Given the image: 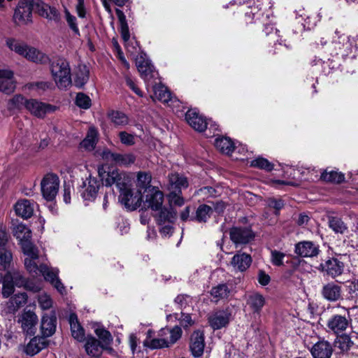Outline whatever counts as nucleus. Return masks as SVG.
<instances>
[{
	"instance_id": "1",
	"label": "nucleus",
	"mask_w": 358,
	"mask_h": 358,
	"mask_svg": "<svg viewBox=\"0 0 358 358\" xmlns=\"http://www.w3.org/2000/svg\"><path fill=\"white\" fill-rule=\"evenodd\" d=\"M98 174L102 185L107 187L116 185L120 191L119 200L127 208L134 210L140 206L142 201L140 192L133 194L129 186L130 178L127 173L102 165L98 167Z\"/></svg>"
},
{
	"instance_id": "2",
	"label": "nucleus",
	"mask_w": 358,
	"mask_h": 358,
	"mask_svg": "<svg viewBox=\"0 0 358 358\" xmlns=\"http://www.w3.org/2000/svg\"><path fill=\"white\" fill-rule=\"evenodd\" d=\"M24 254L27 256L24 259V266L29 273L32 275L42 274L45 280L49 281L59 293L63 294L65 292V287L58 278L57 268H50L43 264L38 265L36 261L39 258V254L37 247H36V251L33 250L32 253Z\"/></svg>"
},
{
	"instance_id": "3",
	"label": "nucleus",
	"mask_w": 358,
	"mask_h": 358,
	"mask_svg": "<svg viewBox=\"0 0 358 358\" xmlns=\"http://www.w3.org/2000/svg\"><path fill=\"white\" fill-rule=\"evenodd\" d=\"M358 49V35L350 36L336 29L329 46L330 55L345 59Z\"/></svg>"
},
{
	"instance_id": "4",
	"label": "nucleus",
	"mask_w": 358,
	"mask_h": 358,
	"mask_svg": "<svg viewBox=\"0 0 358 358\" xmlns=\"http://www.w3.org/2000/svg\"><path fill=\"white\" fill-rule=\"evenodd\" d=\"M182 329L178 326L173 328H162L158 333L157 338L151 341H144V345L150 349L169 348L181 338Z\"/></svg>"
},
{
	"instance_id": "5",
	"label": "nucleus",
	"mask_w": 358,
	"mask_h": 358,
	"mask_svg": "<svg viewBox=\"0 0 358 358\" xmlns=\"http://www.w3.org/2000/svg\"><path fill=\"white\" fill-rule=\"evenodd\" d=\"M52 76L59 89H66L72 84L71 68L64 58L54 60L50 65Z\"/></svg>"
},
{
	"instance_id": "6",
	"label": "nucleus",
	"mask_w": 358,
	"mask_h": 358,
	"mask_svg": "<svg viewBox=\"0 0 358 358\" xmlns=\"http://www.w3.org/2000/svg\"><path fill=\"white\" fill-rule=\"evenodd\" d=\"M34 6L35 0H20L14 11V22L17 25L32 22V10Z\"/></svg>"
},
{
	"instance_id": "7",
	"label": "nucleus",
	"mask_w": 358,
	"mask_h": 358,
	"mask_svg": "<svg viewBox=\"0 0 358 358\" xmlns=\"http://www.w3.org/2000/svg\"><path fill=\"white\" fill-rule=\"evenodd\" d=\"M59 178L55 173L46 174L41 182V193L48 201H53L59 191Z\"/></svg>"
},
{
	"instance_id": "8",
	"label": "nucleus",
	"mask_w": 358,
	"mask_h": 358,
	"mask_svg": "<svg viewBox=\"0 0 358 358\" xmlns=\"http://www.w3.org/2000/svg\"><path fill=\"white\" fill-rule=\"evenodd\" d=\"M14 236L19 241L23 253L33 252L36 251V246L31 241V231L23 224L16 225L13 230Z\"/></svg>"
},
{
	"instance_id": "9",
	"label": "nucleus",
	"mask_w": 358,
	"mask_h": 358,
	"mask_svg": "<svg viewBox=\"0 0 358 358\" xmlns=\"http://www.w3.org/2000/svg\"><path fill=\"white\" fill-rule=\"evenodd\" d=\"M2 295L4 298L9 297L14 292V287H22L25 280L19 272H8L1 279Z\"/></svg>"
},
{
	"instance_id": "10",
	"label": "nucleus",
	"mask_w": 358,
	"mask_h": 358,
	"mask_svg": "<svg viewBox=\"0 0 358 358\" xmlns=\"http://www.w3.org/2000/svg\"><path fill=\"white\" fill-rule=\"evenodd\" d=\"M136 64L141 78L149 86L151 80L157 76V73L154 71V66L151 64L150 61L146 58L145 55L143 53L137 56Z\"/></svg>"
},
{
	"instance_id": "11",
	"label": "nucleus",
	"mask_w": 358,
	"mask_h": 358,
	"mask_svg": "<svg viewBox=\"0 0 358 358\" xmlns=\"http://www.w3.org/2000/svg\"><path fill=\"white\" fill-rule=\"evenodd\" d=\"M26 109L35 117L43 118L47 113L55 111L56 107L35 99H30L27 103Z\"/></svg>"
},
{
	"instance_id": "12",
	"label": "nucleus",
	"mask_w": 358,
	"mask_h": 358,
	"mask_svg": "<svg viewBox=\"0 0 358 358\" xmlns=\"http://www.w3.org/2000/svg\"><path fill=\"white\" fill-rule=\"evenodd\" d=\"M103 159L118 166H129L135 162L136 157L131 153L120 154L105 150L102 152Z\"/></svg>"
},
{
	"instance_id": "13",
	"label": "nucleus",
	"mask_w": 358,
	"mask_h": 358,
	"mask_svg": "<svg viewBox=\"0 0 358 358\" xmlns=\"http://www.w3.org/2000/svg\"><path fill=\"white\" fill-rule=\"evenodd\" d=\"M17 322L21 324L24 333L30 336L36 333L38 317L33 311L24 310L19 316Z\"/></svg>"
},
{
	"instance_id": "14",
	"label": "nucleus",
	"mask_w": 358,
	"mask_h": 358,
	"mask_svg": "<svg viewBox=\"0 0 358 358\" xmlns=\"http://www.w3.org/2000/svg\"><path fill=\"white\" fill-rule=\"evenodd\" d=\"M230 238L236 245L247 244L251 241L255 234L249 227H235L230 229Z\"/></svg>"
},
{
	"instance_id": "15",
	"label": "nucleus",
	"mask_w": 358,
	"mask_h": 358,
	"mask_svg": "<svg viewBox=\"0 0 358 358\" xmlns=\"http://www.w3.org/2000/svg\"><path fill=\"white\" fill-rule=\"evenodd\" d=\"M164 201L163 193L157 188L152 187L145 189V207L157 211L162 207Z\"/></svg>"
},
{
	"instance_id": "16",
	"label": "nucleus",
	"mask_w": 358,
	"mask_h": 358,
	"mask_svg": "<svg viewBox=\"0 0 358 358\" xmlns=\"http://www.w3.org/2000/svg\"><path fill=\"white\" fill-rule=\"evenodd\" d=\"M313 358H331L334 352L333 345L324 339H320L310 348Z\"/></svg>"
},
{
	"instance_id": "17",
	"label": "nucleus",
	"mask_w": 358,
	"mask_h": 358,
	"mask_svg": "<svg viewBox=\"0 0 358 358\" xmlns=\"http://www.w3.org/2000/svg\"><path fill=\"white\" fill-rule=\"evenodd\" d=\"M350 320L345 316L334 315L327 322L329 331H331L337 336L342 334L348 327Z\"/></svg>"
},
{
	"instance_id": "18",
	"label": "nucleus",
	"mask_w": 358,
	"mask_h": 358,
	"mask_svg": "<svg viewBox=\"0 0 358 358\" xmlns=\"http://www.w3.org/2000/svg\"><path fill=\"white\" fill-rule=\"evenodd\" d=\"M205 348V337L203 331H194L190 336L189 350L194 357H201Z\"/></svg>"
},
{
	"instance_id": "19",
	"label": "nucleus",
	"mask_w": 358,
	"mask_h": 358,
	"mask_svg": "<svg viewBox=\"0 0 358 358\" xmlns=\"http://www.w3.org/2000/svg\"><path fill=\"white\" fill-rule=\"evenodd\" d=\"M100 187L101 183L97 178L90 176L83 183V190L81 193L82 197L85 201H94L96 197Z\"/></svg>"
},
{
	"instance_id": "20",
	"label": "nucleus",
	"mask_w": 358,
	"mask_h": 358,
	"mask_svg": "<svg viewBox=\"0 0 358 358\" xmlns=\"http://www.w3.org/2000/svg\"><path fill=\"white\" fill-rule=\"evenodd\" d=\"M294 252L302 257H317L320 252L319 245L309 241H301L295 245Z\"/></svg>"
},
{
	"instance_id": "21",
	"label": "nucleus",
	"mask_w": 358,
	"mask_h": 358,
	"mask_svg": "<svg viewBox=\"0 0 358 358\" xmlns=\"http://www.w3.org/2000/svg\"><path fill=\"white\" fill-rule=\"evenodd\" d=\"M185 120L190 127L199 132L205 131L207 128L208 122L206 118L195 109L187 110L185 114Z\"/></svg>"
},
{
	"instance_id": "22",
	"label": "nucleus",
	"mask_w": 358,
	"mask_h": 358,
	"mask_svg": "<svg viewBox=\"0 0 358 358\" xmlns=\"http://www.w3.org/2000/svg\"><path fill=\"white\" fill-rule=\"evenodd\" d=\"M13 76L14 73L10 70L0 69V91L7 94L14 92L15 82Z\"/></svg>"
},
{
	"instance_id": "23",
	"label": "nucleus",
	"mask_w": 358,
	"mask_h": 358,
	"mask_svg": "<svg viewBox=\"0 0 358 358\" xmlns=\"http://www.w3.org/2000/svg\"><path fill=\"white\" fill-rule=\"evenodd\" d=\"M56 323L57 317L55 313L43 315L41 324V337L46 339V338L52 336L56 330Z\"/></svg>"
},
{
	"instance_id": "24",
	"label": "nucleus",
	"mask_w": 358,
	"mask_h": 358,
	"mask_svg": "<svg viewBox=\"0 0 358 358\" xmlns=\"http://www.w3.org/2000/svg\"><path fill=\"white\" fill-rule=\"evenodd\" d=\"M341 287L333 282H328L322 287L321 294L324 299L334 302L341 299Z\"/></svg>"
},
{
	"instance_id": "25",
	"label": "nucleus",
	"mask_w": 358,
	"mask_h": 358,
	"mask_svg": "<svg viewBox=\"0 0 358 358\" xmlns=\"http://www.w3.org/2000/svg\"><path fill=\"white\" fill-rule=\"evenodd\" d=\"M296 19L299 23L301 24V31L305 29H311L313 28L320 20V17L311 16L308 14V11L304 9H300L296 12Z\"/></svg>"
},
{
	"instance_id": "26",
	"label": "nucleus",
	"mask_w": 358,
	"mask_h": 358,
	"mask_svg": "<svg viewBox=\"0 0 358 358\" xmlns=\"http://www.w3.org/2000/svg\"><path fill=\"white\" fill-rule=\"evenodd\" d=\"M72 83L78 88L83 87L89 80L90 71L87 66L79 64L74 70Z\"/></svg>"
},
{
	"instance_id": "27",
	"label": "nucleus",
	"mask_w": 358,
	"mask_h": 358,
	"mask_svg": "<svg viewBox=\"0 0 358 358\" xmlns=\"http://www.w3.org/2000/svg\"><path fill=\"white\" fill-rule=\"evenodd\" d=\"M320 266L323 271H325L332 278H336L342 274L343 271V263L335 258L328 259L324 264H321Z\"/></svg>"
},
{
	"instance_id": "28",
	"label": "nucleus",
	"mask_w": 358,
	"mask_h": 358,
	"mask_svg": "<svg viewBox=\"0 0 358 358\" xmlns=\"http://www.w3.org/2000/svg\"><path fill=\"white\" fill-rule=\"evenodd\" d=\"M231 313L225 310H220L209 317V323L214 329H220L225 327L230 320Z\"/></svg>"
},
{
	"instance_id": "29",
	"label": "nucleus",
	"mask_w": 358,
	"mask_h": 358,
	"mask_svg": "<svg viewBox=\"0 0 358 358\" xmlns=\"http://www.w3.org/2000/svg\"><path fill=\"white\" fill-rule=\"evenodd\" d=\"M48 345V341L44 337L36 336L31 339L29 343L24 348V352L29 356H34L41 350L45 348Z\"/></svg>"
},
{
	"instance_id": "30",
	"label": "nucleus",
	"mask_w": 358,
	"mask_h": 358,
	"mask_svg": "<svg viewBox=\"0 0 358 358\" xmlns=\"http://www.w3.org/2000/svg\"><path fill=\"white\" fill-rule=\"evenodd\" d=\"M99 131L94 127H90L87 132L85 138L80 142V148L86 151L93 150L98 142Z\"/></svg>"
},
{
	"instance_id": "31",
	"label": "nucleus",
	"mask_w": 358,
	"mask_h": 358,
	"mask_svg": "<svg viewBox=\"0 0 358 358\" xmlns=\"http://www.w3.org/2000/svg\"><path fill=\"white\" fill-rule=\"evenodd\" d=\"M84 347L87 355L92 357H99L102 355L103 345L93 336L87 338Z\"/></svg>"
},
{
	"instance_id": "32",
	"label": "nucleus",
	"mask_w": 358,
	"mask_h": 358,
	"mask_svg": "<svg viewBox=\"0 0 358 358\" xmlns=\"http://www.w3.org/2000/svg\"><path fill=\"white\" fill-rule=\"evenodd\" d=\"M15 210L18 216L28 219L34 213V203L28 199L20 200L15 205Z\"/></svg>"
},
{
	"instance_id": "33",
	"label": "nucleus",
	"mask_w": 358,
	"mask_h": 358,
	"mask_svg": "<svg viewBox=\"0 0 358 358\" xmlns=\"http://www.w3.org/2000/svg\"><path fill=\"white\" fill-rule=\"evenodd\" d=\"M35 6H36L38 13L41 16L49 20H56L58 19L59 12L55 7H51L48 4H46L39 0L36 2L35 1Z\"/></svg>"
},
{
	"instance_id": "34",
	"label": "nucleus",
	"mask_w": 358,
	"mask_h": 358,
	"mask_svg": "<svg viewBox=\"0 0 358 358\" xmlns=\"http://www.w3.org/2000/svg\"><path fill=\"white\" fill-rule=\"evenodd\" d=\"M154 215L159 225L173 223L176 219V212L172 208H160Z\"/></svg>"
},
{
	"instance_id": "35",
	"label": "nucleus",
	"mask_w": 358,
	"mask_h": 358,
	"mask_svg": "<svg viewBox=\"0 0 358 358\" xmlns=\"http://www.w3.org/2000/svg\"><path fill=\"white\" fill-rule=\"evenodd\" d=\"M246 303L254 313L259 314L265 304V299L259 293H252L247 296Z\"/></svg>"
},
{
	"instance_id": "36",
	"label": "nucleus",
	"mask_w": 358,
	"mask_h": 358,
	"mask_svg": "<svg viewBox=\"0 0 358 358\" xmlns=\"http://www.w3.org/2000/svg\"><path fill=\"white\" fill-rule=\"evenodd\" d=\"M252 262L250 255L246 253H238L235 255L231 262L234 268L239 271H245Z\"/></svg>"
},
{
	"instance_id": "37",
	"label": "nucleus",
	"mask_w": 358,
	"mask_h": 358,
	"mask_svg": "<svg viewBox=\"0 0 358 358\" xmlns=\"http://www.w3.org/2000/svg\"><path fill=\"white\" fill-rule=\"evenodd\" d=\"M69 323L72 336L79 342L83 341L85 339V330L78 322L76 314L72 313L70 315Z\"/></svg>"
},
{
	"instance_id": "38",
	"label": "nucleus",
	"mask_w": 358,
	"mask_h": 358,
	"mask_svg": "<svg viewBox=\"0 0 358 358\" xmlns=\"http://www.w3.org/2000/svg\"><path fill=\"white\" fill-rule=\"evenodd\" d=\"M247 22H256L257 20H259L261 22H264L265 20L268 17V14L264 15V13L262 11V8H259V6H253L248 8V10L245 13Z\"/></svg>"
},
{
	"instance_id": "39",
	"label": "nucleus",
	"mask_w": 358,
	"mask_h": 358,
	"mask_svg": "<svg viewBox=\"0 0 358 358\" xmlns=\"http://www.w3.org/2000/svg\"><path fill=\"white\" fill-rule=\"evenodd\" d=\"M27 300L25 292L15 294L7 303V310L10 313H15L20 307L23 306Z\"/></svg>"
},
{
	"instance_id": "40",
	"label": "nucleus",
	"mask_w": 358,
	"mask_h": 358,
	"mask_svg": "<svg viewBox=\"0 0 358 358\" xmlns=\"http://www.w3.org/2000/svg\"><path fill=\"white\" fill-rule=\"evenodd\" d=\"M27 59L35 63L43 64L47 62L48 57L42 52L39 51L35 48L27 45L26 50L22 55Z\"/></svg>"
},
{
	"instance_id": "41",
	"label": "nucleus",
	"mask_w": 358,
	"mask_h": 358,
	"mask_svg": "<svg viewBox=\"0 0 358 358\" xmlns=\"http://www.w3.org/2000/svg\"><path fill=\"white\" fill-rule=\"evenodd\" d=\"M109 120L116 127H124L129 123L128 117L119 110H110L107 113Z\"/></svg>"
},
{
	"instance_id": "42",
	"label": "nucleus",
	"mask_w": 358,
	"mask_h": 358,
	"mask_svg": "<svg viewBox=\"0 0 358 358\" xmlns=\"http://www.w3.org/2000/svg\"><path fill=\"white\" fill-rule=\"evenodd\" d=\"M210 293L216 301H219L227 299L231 294V289L227 284L222 283L213 287Z\"/></svg>"
},
{
	"instance_id": "43",
	"label": "nucleus",
	"mask_w": 358,
	"mask_h": 358,
	"mask_svg": "<svg viewBox=\"0 0 358 358\" xmlns=\"http://www.w3.org/2000/svg\"><path fill=\"white\" fill-rule=\"evenodd\" d=\"M215 146L221 152L229 155L234 150L232 141L227 137H218L215 139Z\"/></svg>"
},
{
	"instance_id": "44",
	"label": "nucleus",
	"mask_w": 358,
	"mask_h": 358,
	"mask_svg": "<svg viewBox=\"0 0 358 358\" xmlns=\"http://www.w3.org/2000/svg\"><path fill=\"white\" fill-rule=\"evenodd\" d=\"M212 213V208L208 205H200L196 210L194 216L190 217V220L199 222H206L208 220Z\"/></svg>"
},
{
	"instance_id": "45",
	"label": "nucleus",
	"mask_w": 358,
	"mask_h": 358,
	"mask_svg": "<svg viewBox=\"0 0 358 358\" xmlns=\"http://www.w3.org/2000/svg\"><path fill=\"white\" fill-rule=\"evenodd\" d=\"M6 46L11 51L15 52L17 55L22 56L26 50L27 44L22 41L14 38H8L6 40Z\"/></svg>"
},
{
	"instance_id": "46",
	"label": "nucleus",
	"mask_w": 358,
	"mask_h": 358,
	"mask_svg": "<svg viewBox=\"0 0 358 358\" xmlns=\"http://www.w3.org/2000/svg\"><path fill=\"white\" fill-rule=\"evenodd\" d=\"M115 13L120 24V32L122 38L124 41V42H127L129 40L130 34L129 27L126 20V16L123 11L118 8L115 10Z\"/></svg>"
},
{
	"instance_id": "47",
	"label": "nucleus",
	"mask_w": 358,
	"mask_h": 358,
	"mask_svg": "<svg viewBox=\"0 0 358 358\" xmlns=\"http://www.w3.org/2000/svg\"><path fill=\"white\" fill-rule=\"evenodd\" d=\"M328 226L336 234H344L348 229L343 221L340 217L334 216L328 217Z\"/></svg>"
},
{
	"instance_id": "48",
	"label": "nucleus",
	"mask_w": 358,
	"mask_h": 358,
	"mask_svg": "<svg viewBox=\"0 0 358 358\" xmlns=\"http://www.w3.org/2000/svg\"><path fill=\"white\" fill-rule=\"evenodd\" d=\"M354 337H355V335L348 336L342 334L341 336L337 337L335 343L341 351L346 352L355 345L352 341Z\"/></svg>"
},
{
	"instance_id": "49",
	"label": "nucleus",
	"mask_w": 358,
	"mask_h": 358,
	"mask_svg": "<svg viewBox=\"0 0 358 358\" xmlns=\"http://www.w3.org/2000/svg\"><path fill=\"white\" fill-rule=\"evenodd\" d=\"M320 179L325 182L341 183L344 181L345 176L341 172L336 171L329 172L324 171L321 173Z\"/></svg>"
},
{
	"instance_id": "50",
	"label": "nucleus",
	"mask_w": 358,
	"mask_h": 358,
	"mask_svg": "<svg viewBox=\"0 0 358 358\" xmlns=\"http://www.w3.org/2000/svg\"><path fill=\"white\" fill-rule=\"evenodd\" d=\"M27 99L21 94H16L8 102V109L9 110H21L23 107L26 108Z\"/></svg>"
},
{
	"instance_id": "51",
	"label": "nucleus",
	"mask_w": 358,
	"mask_h": 358,
	"mask_svg": "<svg viewBox=\"0 0 358 358\" xmlns=\"http://www.w3.org/2000/svg\"><path fill=\"white\" fill-rule=\"evenodd\" d=\"M150 85H152L154 94L158 100L164 103H168L171 100V93L165 86L157 85V83Z\"/></svg>"
},
{
	"instance_id": "52",
	"label": "nucleus",
	"mask_w": 358,
	"mask_h": 358,
	"mask_svg": "<svg viewBox=\"0 0 358 358\" xmlns=\"http://www.w3.org/2000/svg\"><path fill=\"white\" fill-rule=\"evenodd\" d=\"M169 182L172 187L180 189L181 188H186L188 186L187 178L178 173H171L169 175Z\"/></svg>"
},
{
	"instance_id": "53",
	"label": "nucleus",
	"mask_w": 358,
	"mask_h": 358,
	"mask_svg": "<svg viewBox=\"0 0 358 358\" xmlns=\"http://www.w3.org/2000/svg\"><path fill=\"white\" fill-rule=\"evenodd\" d=\"M13 261V255L8 248L0 249V270H7Z\"/></svg>"
},
{
	"instance_id": "54",
	"label": "nucleus",
	"mask_w": 358,
	"mask_h": 358,
	"mask_svg": "<svg viewBox=\"0 0 358 358\" xmlns=\"http://www.w3.org/2000/svg\"><path fill=\"white\" fill-rule=\"evenodd\" d=\"M94 332L103 345H110L112 343L113 336L111 334L103 327H98L95 329Z\"/></svg>"
},
{
	"instance_id": "55",
	"label": "nucleus",
	"mask_w": 358,
	"mask_h": 358,
	"mask_svg": "<svg viewBox=\"0 0 358 358\" xmlns=\"http://www.w3.org/2000/svg\"><path fill=\"white\" fill-rule=\"evenodd\" d=\"M250 166L264 169L270 171L273 169V164L269 162L266 159L257 157L250 162Z\"/></svg>"
},
{
	"instance_id": "56",
	"label": "nucleus",
	"mask_w": 358,
	"mask_h": 358,
	"mask_svg": "<svg viewBox=\"0 0 358 358\" xmlns=\"http://www.w3.org/2000/svg\"><path fill=\"white\" fill-rule=\"evenodd\" d=\"M76 104L80 108L88 109L92 106L91 99L83 92H78L76 97Z\"/></svg>"
},
{
	"instance_id": "57",
	"label": "nucleus",
	"mask_w": 358,
	"mask_h": 358,
	"mask_svg": "<svg viewBox=\"0 0 358 358\" xmlns=\"http://www.w3.org/2000/svg\"><path fill=\"white\" fill-rule=\"evenodd\" d=\"M52 84L48 81H39L34 82L28 84V88L29 90H36L39 92H45L50 89Z\"/></svg>"
},
{
	"instance_id": "58",
	"label": "nucleus",
	"mask_w": 358,
	"mask_h": 358,
	"mask_svg": "<svg viewBox=\"0 0 358 358\" xmlns=\"http://www.w3.org/2000/svg\"><path fill=\"white\" fill-rule=\"evenodd\" d=\"M262 23L264 27L263 31L265 32L266 35V36L271 35V38L273 40H275L276 38L277 41L279 43V44L282 45V41L281 39L278 38L280 37V36L278 34L279 31H278V30H277L276 29L274 28L273 24L266 23V20L264 21V22H262Z\"/></svg>"
},
{
	"instance_id": "59",
	"label": "nucleus",
	"mask_w": 358,
	"mask_h": 358,
	"mask_svg": "<svg viewBox=\"0 0 358 358\" xmlns=\"http://www.w3.org/2000/svg\"><path fill=\"white\" fill-rule=\"evenodd\" d=\"M118 136L120 142L127 146H131L136 143L135 135L122 131L119 132Z\"/></svg>"
},
{
	"instance_id": "60",
	"label": "nucleus",
	"mask_w": 358,
	"mask_h": 358,
	"mask_svg": "<svg viewBox=\"0 0 358 358\" xmlns=\"http://www.w3.org/2000/svg\"><path fill=\"white\" fill-rule=\"evenodd\" d=\"M65 17L68 25L71 28V29L73 31V33L78 36H80V31L77 25V20L76 17L72 15L68 10H65Z\"/></svg>"
},
{
	"instance_id": "61",
	"label": "nucleus",
	"mask_w": 358,
	"mask_h": 358,
	"mask_svg": "<svg viewBox=\"0 0 358 358\" xmlns=\"http://www.w3.org/2000/svg\"><path fill=\"white\" fill-rule=\"evenodd\" d=\"M38 302L43 310L50 309L52 306V301L50 296L45 293H42L38 295Z\"/></svg>"
},
{
	"instance_id": "62",
	"label": "nucleus",
	"mask_w": 358,
	"mask_h": 358,
	"mask_svg": "<svg viewBox=\"0 0 358 358\" xmlns=\"http://www.w3.org/2000/svg\"><path fill=\"white\" fill-rule=\"evenodd\" d=\"M152 180L151 175L148 173L139 172L137 176L138 185L141 188H147Z\"/></svg>"
},
{
	"instance_id": "63",
	"label": "nucleus",
	"mask_w": 358,
	"mask_h": 358,
	"mask_svg": "<svg viewBox=\"0 0 358 358\" xmlns=\"http://www.w3.org/2000/svg\"><path fill=\"white\" fill-rule=\"evenodd\" d=\"M271 261L273 265L277 266L283 265V259L285 257V253L273 250H271Z\"/></svg>"
},
{
	"instance_id": "64",
	"label": "nucleus",
	"mask_w": 358,
	"mask_h": 358,
	"mask_svg": "<svg viewBox=\"0 0 358 358\" xmlns=\"http://www.w3.org/2000/svg\"><path fill=\"white\" fill-rule=\"evenodd\" d=\"M268 206L270 208H274L275 210V214L278 215L279 214V211L284 207V202L281 199H276L274 198H269L268 199Z\"/></svg>"
}]
</instances>
